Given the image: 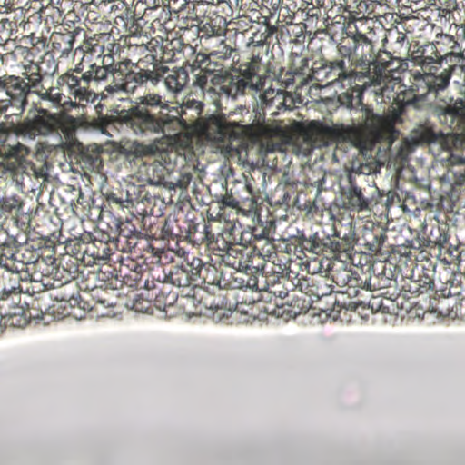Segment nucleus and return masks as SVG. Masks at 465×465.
Returning <instances> with one entry per match:
<instances>
[{"mask_svg": "<svg viewBox=\"0 0 465 465\" xmlns=\"http://www.w3.org/2000/svg\"><path fill=\"white\" fill-rule=\"evenodd\" d=\"M169 45V41L165 42V45H161V57L158 59L157 55L154 56L153 64H147V65L142 63L139 64L136 66L137 72L130 73L129 76H127L130 80L129 84L124 86L122 92L134 94L138 87L147 83L156 85L163 80L165 88H167L169 93L180 94L188 83V73L184 67L169 68L164 65L163 63L173 61L175 56L173 49H168Z\"/></svg>", "mask_w": 465, "mask_h": 465, "instance_id": "6", "label": "nucleus"}, {"mask_svg": "<svg viewBox=\"0 0 465 465\" xmlns=\"http://www.w3.org/2000/svg\"><path fill=\"white\" fill-rule=\"evenodd\" d=\"M302 134L312 146L321 148L336 143L351 141L353 130L341 124L328 126L320 121H312L302 128Z\"/></svg>", "mask_w": 465, "mask_h": 465, "instance_id": "13", "label": "nucleus"}, {"mask_svg": "<svg viewBox=\"0 0 465 465\" xmlns=\"http://www.w3.org/2000/svg\"><path fill=\"white\" fill-rule=\"evenodd\" d=\"M437 232L440 233V228H437ZM445 242H447V237L440 233V236L435 239H431L430 237H429V240H427V246H430V247L438 246L440 248H442L443 244Z\"/></svg>", "mask_w": 465, "mask_h": 465, "instance_id": "62", "label": "nucleus"}, {"mask_svg": "<svg viewBox=\"0 0 465 465\" xmlns=\"http://www.w3.org/2000/svg\"><path fill=\"white\" fill-rule=\"evenodd\" d=\"M132 5L137 15L143 12L166 7L162 0H133Z\"/></svg>", "mask_w": 465, "mask_h": 465, "instance_id": "49", "label": "nucleus"}, {"mask_svg": "<svg viewBox=\"0 0 465 465\" xmlns=\"http://www.w3.org/2000/svg\"><path fill=\"white\" fill-rule=\"evenodd\" d=\"M147 191L141 185L126 183L125 189L111 192L107 194L109 205H116L120 208H133L134 205L143 201Z\"/></svg>", "mask_w": 465, "mask_h": 465, "instance_id": "26", "label": "nucleus"}, {"mask_svg": "<svg viewBox=\"0 0 465 465\" xmlns=\"http://www.w3.org/2000/svg\"><path fill=\"white\" fill-rule=\"evenodd\" d=\"M183 105L172 107L159 94L150 93L136 98L134 104L116 115V122L134 134L150 136L172 135L187 128L183 118Z\"/></svg>", "mask_w": 465, "mask_h": 465, "instance_id": "2", "label": "nucleus"}, {"mask_svg": "<svg viewBox=\"0 0 465 465\" xmlns=\"http://www.w3.org/2000/svg\"><path fill=\"white\" fill-rule=\"evenodd\" d=\"M268 263V272L261 271L259 277H257V286L253 290H259L261 288H267L272 284H280L284 282L285 279L282 275L284 268L281 264H276L275 260L273 262H266Z\"/></svg>", "mask_w": 465, "mask_h": 465, "instance_id": "31", "label": "nucleus"}, {"mask_svg": "<svg viewBox=\"0 0 465 465\" xmlns=\"http://www.w3.org/2000/svg\"><path fill=\"white\" fill-rule=\"evenodd\" d=\"M326 71V79L330 80L328 83H343L348 81L351 88H362L370 82V70H363L360 67L345 64L344 58L340 60H331L324 65Z\"/></svg>", "mask_w": 465, "mask_h": 465, "instance_id": "14", "label": "nucleus"}, {"mask_svg": "<svg viewBox=\"0 0 465 465\" xmlns=\"http://www.w3.org/2000/svg\"><path fill=\"white\" fill-rule=\"evenodd\" d=\"M200 69H201L200 74H196V78H195V80H193V86L199 87L200 89H202L203 91L204 90H207V91L215 90V88H213L211 85H209V84L211 83V84L213 85L214 87H218V90H220V93H223V94H227L228 97L235 98L240 95V94H234V95L229 94L224 91V89L222 88L221 84H214L213 82H212V78L213 76H215L216 74H221V71L208 72L205 69V65H203V67L201 66Z\"/></svg>", "mask_w": 465, "mask_h": 465, "instance_id": "36", "label": "nucleus"}, {"mask_svg": "<svg viewBox=\"0 0 465 465\" xmlns=\"http://www.w3.org/2000/svg\"><path fill=\"white\" fill-rule=\"evenodd\" d=\"M34 94H37L38 104L41 106L38 109H45L47 112L49 109H56L66 114L81 107V104H77L76 101L56 85L45 87L44 84H38L37 87L34 86Z\"/></svg>", "mask_w": 465, "mask_h": 465, "instance_id": "18", "label": "nucleus"}, {"mask_svg": "<svg viewBox=\"0 0 465 465\" xmlns=\"http://www.w3.org/2000/svg\"><path fill=\"white\" fill-rule=\"evenodd\" d=\"M18 25L16 20L10 18H0V44L10 40H17Z\"/></svg>", "mask_w": 465, "mask_h": 465, "instance_id": "38", "label": "nucleus"}, {"mask_svg": "<svg viewBox=\"0 0 465 465\" xmlns=\"http://www.w3.org/2000/svg\"><path fill=\"white\" fill-rule=\"evenodd\" d=\"M389 3L387 1H383L382 2V6H376L375 8V12L370 14V17L371 18H379V17H381L385 15V10L388 8V5Z\"/></svg>", "mask_w": 465, "mask_h": 465, "instance_id": "64", "label": "nucleus"}, {"mask_svg": "<svg viewBox=\"0 0 465 465\" xmlns=\"http://www.w3.org/2000/svg\"><path fill=\"white\" fill-rule=\"evenodd\" d=\"M57 119L54 114L45 109H38V115L27 118L17 124L16 131L19 135L34 139L36 136H45L56 132Z\"/></svg>", "mask_w": 465, "mask_h": 465, "instance_id": "19", "label": "nucleus"}, {"mask_svg": "<svg viewBox=\"0 0 465 465\" xmlns=\"http://www.w3.org/2000/svg\"><path fill=\"white\" fill-rule=\"evenodd\" d=\"M74 35L72 32H54L49 36V45H51L52 55L65 56L73 51Z\"/></svg>", "mask_w": 465, "mask_h": 465, "instance_id": "28", "label": "nucleus"}, {"mask_svg": "<svg viewBox=\"0 0 465 465\" xmlns=\"http://www.w3.org/2000/svg\"><path fill=\"white\" fill-rule=\"evenodd\" d=\"M222 4H228L232 6V0H201L197 4L193 5V14L197 17L200 16V14L205 9H221Z\"/></svg>", "mask_w": 465, "mask_h": 465, "instance_id": "51", "label": "nucleus"}, {"mask_svg": "<svg viewBox=\"0 0 465 465\" xmlns=\"http://www.w3.org/2000/svg\"><path fill=\"white\" fill-rule=\"evenodd\" d=\"M243 134L242 125L214 115L207 119L203 128V137L225 153L239 150L242 144Z\"/></svg>", "mask_w": 465, "mask_h": 465, "instance_id": "11", "label": "nucleus"}, {"mask_svg": "<svg viewBox=\"0 0 465 465\" xmlns=\"http://www.w3.org/2000/svg\"><path fill=\"white\" fill-rule=\"evenodd\" d=\"M30 17H37V21H45L44 27L49 32L50 26H55L63 22V11L58 7L53 5V2L48 5L44 6L38 11L37 14H34Z\"/></svg>", "mask_w": 465, "mask_h": 465, "instance_id": "35", "label": "nucleus"}, {"mask_svg": "<svg viewBox=\"0 0 465 465\" xmlns=\"http://www.w3.org/2000/svg\"><path fill=\"white\" fill-rule=\"evenodd\" d=\"M233 54L235 50L226 45L224 40H221L208 54H197L196 63L199 67L206 65L207 72L220 71L221 74L213 77V83L222 85V89L229 95L243 94L247 88L263 90L267 77L261 73V58L253 56L250 62L240 64L239 73L242 76H234L224 70V64H222V61L233 58Z\"/></svg>", "mask_w": 465, "mask_h": 465, "instance_id": "4", "label": "nucleus"}, {"mask_svg": "<svg viewBox=\"0 0 465 465\" xmlns=\"http://www.w3.org/2000/svg\"><path fill=\"white\" fill-rule=\"evenodd\" d=\"M84 44L88 51L94 54H100L97 55L94 62L88 64L84 72L94 74L97 77L107 79L109 74L113 77V83L104 88V92L108 94L120 93L124 90V86L130 81L128 74L136 73V66L143 63L147 65L153 64L154 54H147L144 57L133 63L132 60L126 58L115 62L114 58L116 54H120L121 45L115 43L112 35L108 32H100L94 34V36H84Z\"/></svg>", "mask_w": 465, "mask_h": 465, "instance_id": "3", "label": "nucleus"}, {"mask_svg": "<svg viewBox=\"0 0 465 465\" xmlns=\"http://www.w3.org/2000/svg\"><path fill=\"white\" fill-rule=\"evenodd\" d=\"M406 65V64L402 61L401 57H396V59L387 63L384 66L380 68V74H372V82L380 83L384 77H387V74L391 75L394 72H400L402 67Z\"/></svg>", "mask_w": 465, "mask_h": 465, "instance_id": "43", "label": "nucleus"}, {"mask_svg": "<svg viewBox=\"0 0 465 465\" xmlns=\"http://www.w3.org/2000/svg\"><path fill=\"white\" fill-rule=\"evenodd\" d=\"M451 28H453V36L457 41H465V26L459 24H453V27Z\"/></svg>", "mask_w": 465, "mask_h": 465, "instance_id": "63", "label": "nucleus"}, {"mask_svg": "<svg viewBox=\"0 0 465 465\" xmlns=\"http://www.w3.org/2000/svg\"><path fill=\"white\" fill-rule=\"evenodd\" d=\"M90 6L96 7L101 14L107 15V19H113L116 25L123 28L135 24L141 15L134 12L133 5L125 0H93Z\"/></svg>", "mask_w": 465, "mask_h": 465, "instance_id": "16", "label": "nucleus"}, {"mask_svg": "<svg viewBox=\"0 0 465 465\" xmlns=\"http://www.w3.org/2000/svg\"><path fill=\"white\" fill-rule=\"evenodd\" d=\"M345 35L341 36L337 45L338 54L343 59H348L352 65L360 69L370 70V61L374 54L373 36L374 34L369 32L365 35L350 30V26L345 30Z\"/></svg>", "mask_w": 465, "mask_h": 465, "instance_id": "10", "label": "nucleus"}, {"mask_svg": "<svg viewBox=\"0 0 465 465\" xmlns=\"http://www.w3.org/2000/svg\"><path fill=\"white\" fill-rule=\"evenodd\" d=\"M232 1L239 6L240 12H242V16H244L247 12L257 13L258 9L261 8L260 0H232Z\"/></svg>", "mask_w": 465, "mask_h": 465, "instance_id": "55", "label": "nucleus"}, {"mask_svg": "<svg viewBox=\"0 0 465 465\" xmlns=\"http://www.w3.org/2000/svg\"><path fill=\"white\" fill-rule=\"evenodd\" d=\"M312 4V0H284L283 6L302 15Z\"/></svg>", "mask_w": 465, "mask_h": 465, "instance_id": "57", "label": "nucleus"}, {"mask_svg": "<svg viewBox=\"0 0 465 465\" xmlns=\"http://www.w3.org/2000/svg\"><path fill=\"white\" fill-rule=\"evenodd\" d=\"M331 15L329 12L324 13L323 8L319 7L313 4H311L306 11L302 12V15H300V19L305 21H312L313 19L319 20H326L328 18H331Z\"/></svg>", "mask_w": 465, "mask_h": 465, "instance_id": "47", "label": "nucleus"}, {"mask_svg": "<svg viewBox=\"0 0 465 465\" xmlns=\"http://www.w3.org/2000/svg\"><path fill=\"white\" fill-rule=\"evenodd\" d=\"M278 23H285V25H292V21L300 18V14L287 6H280L277 8Z\"/></svg>", "mask_w": 465, "mask_h": 465, "instance_id": "54", "label": "nucleus"}, {"mask_svg": "<svg viewBox=\"0 0 465 465\" xmlns=\"http://www.w3.org/2000/svg\"><path fill=\"white\" fill-rule=\"evenodd\" d=\"M444 5H446V7L442 10L443 17L456 10H460V6H465V0H446L444 1Z\"/></svg>", "mask_w": 465, "mask_h": 465, "instance_id": "59", "label": "nucleus"}, {"mask_svg": "<svg viewBox=\"0 0 465 465\" xmlns=\"http://www.w3.org/2000/svg\"><path fill=\"white\" fill-rule=\"evenodd\" d=\"M302 252H307L312 255H319L323 252L324 243L319 237L313 235L308 239L303 238L300 242Z\"/></svg>", "mask_w": 465, "mask_h": 465, "instance_id": "46", "label": "nucleus"}, {"mask_svg": "<svg viewBox=\"0 0 465 465\" xmlns=\"http://www.w3.org/2000/svg\"><path fill=\"white\" fill-rule=\"evenodd\" d=\"M123 29L125 31V34L120 36V41L123 43L120 46H127L129 48L133 46L140 48L144 47L148 43V38L151 34L154 33L145 28H137V32L134 33V29L130 28V26Z\"/></svg>", "mask_w": 465, "mask_h": 465, "instance_id": "33", "label": "nucleus"}, {"mask_svg": "<svg viewBox=\"0 0 465 465\" xmlns=\"http://www.w3.org/2000/svg\"><path fill=\"white\" fill-rule=\"evenodd\" d=\"M105 80L102 76L85 72L84 64L81 62L56 77L55 86L61 88L66 95L72 96L73 100L84 108L97 100V94L90 87L91 83Z\"/></svg>", "mask_w": 465, "mask_h": 465, "instance_id": "8", "label": "nucleus"}, {"mask_svg": "<svg viewBox=\"0 0 465 465\" xmlns=\"http://www.w3.org/2000/svg\"><path fill=\"white\" fill-rule=\"evenodd\" d=\"M101 247H97L94 243H91L87 246L86 252L90 253V256L94 261H105L110 258V249L108 244L100 242Z\"/></svg>", "mask_w": 465, "mask_h": 465, "instance_id": "50", "label": "nucleus"}, {"mask_svg": "<svg viewBox=\"0 0 465 465\" xmlns=\"http://www.w3.org/2000/svg\"><path fill=\"white\" fill-rule=\"evenodd\" d=\"M396 57L385 50H379V52L373 54L372 60L370 61V82L371 83L373 74H380V69Z\"/></svg>", "mask_w": 465, "mask_h": 465, "instance_id": "41", "label": "nucleus"}, {"mask_svg": "<svg viewBox=\"0 0 465 465\" xmlns=\"http://www.w3.org/2000/svg\"><path fill=\"white\" fill-rule=\"evenodd\" d=\"M221 9L206 8L196 19L199 20V30L203 37L220 36L225 33L228 22L226 18L232 15V7L222 3Z\"/></svg>", "mask_w": 465, "mask_h": 465, "instance_id": "17", "label": "nucleus"}, {"mask_svg": "<svg viewBox=\"0 0 465 465\" xmlns=\"http://www.w3.org/2000/svg\"><path fill=\"white\" fill-rule=\"evenodd\" d=\"M430 81V74H421L416 71L411 75V84L409 85V89L397 92V96L394 97L397 105L416 106V104L422 101L429 93H433Z\"/></svg>", "mask_w": 465, "mask_h": 465, "instance_id": "20", "label": "nucleus"}, {"mask_svg": "<svg viewBox=\"0 0 465 465\" xmlns=\"http://www.w3.org/2000/svg\"><path fill=\"white\" fill-rule=\"evenodd\" d=\"M261 9L267 10L268 14H270L271 17L275 15L277 12V8L282 5L284 0H259Z\"/></svg>", "mask_w": 465, "mask_h": 465, "instance_id": "58", "label": "nucleus"}, {"mask_svg": "<svg viewBox=\"0 0 465 465\" xmlns=\"http://www.w3.org/2000/svg\"><path fill=\"white\" fill-rule=\"evenodd\" d=\"M120 153L125 156L128 163L139 164L144 157L153 155V147L138 142H132L122 147Z\"/></svg>", "mask_w": 465, "mask_h": 465, "instance_id": "32", "label": "nucleus"}, {"mask_svg": "<svg viewBox=\"0 0 465 465\" xmlns=\"http://www.w3.org/2000/svg\"><path fill=\"white\" fill-rule=\"evenodd\" d=\"M404 109V106L397 105L391 109L389 115L371 114L367 125H369L373 137L377 140H392L397 134L395 124L401 122Z\"/></svg>", "mask_w": 465, "mask_h": 465, "instance_id": "21", "label": "nucleus"}, {"mask_svg": "<svg viewBox=\"0 0 465 465\" xmlns=\"http://www.w3.org/2000/svg\"><path fill=\"white\" fill-rule=\"evenodd\" d=\"M425 74H430V84L433 89V93H438V91L447 88L449 80H450V72L447 69L440 71V74L425 73Z\"/></svg>", "mask_w": 465, "mask_h": 465, "instance_id": "45", "label": "nucleus"}, {"mask_svg": "<svg viewBox=\"0 0 465 465\" xmlns=\"http://www.w3.org/2000/svg\"><path fill=\"white\" fill-rule=\"evenodd\" d=\"M196 272L199 273V286L213 285L221 290H225L226 270L220 271L216 266L203 263L201 261V266L196 268Z\"/></svg>", "mask_w": 465, "mask_h": 465, "instance_id": "27", "label": "nucleus"}, {"mask_svg": "<svg viewBox=\"0 0 465 465\" xmlns=\"http://www.w3.org/2000/svg\"><path fill=\"white\" fill-rule=\"evenodd\" d=\"M319 7L323 8V12H331L335 15V11L337 10V4H333L331 0H312V3Z\"/></svg>", "mask_w": 465, "mask_h": 465, "instance_id": "61", "label": "nucleus"}, {"mask_svg": "<svg viewBox=\"0 0 465 465\" xmlns=\"http://www.w3.org/2000/svg\"><path fill=\"white\" fill-rule=\"evenodd\" d=\"M275 33H277V26L267 24L263 26V31L252 33V37H250L249 45L262 46L264 44H269L271 43L269 40Z\"/></svg>", "mask_w": 465, "mask_h": 465, "instance_id": "42", "label": "nucleus"}, {"mask_svg": "<svg viewBox=\"0 0 465 465\" xmlns=\"http://www.w3.org/2000/svg\"><path fill=\"white\" fill-rule=\"evenodd\" d=\"M20 41L23 42L25 45H30L38 51L45 49L46 46V38L43 35V31L34 35H21Z\"/></svg>", "mask_w": 465, "mask_h": 465, "instance_id": "48", "label": "nucleus"}, {"mask_svg": "<svg viewBox=\"0 0 465 465\" xmlns=\"http://www.w3.org/2000/svg\"><path fill=\"white\" fill-rule=\"evenodd\" d=\"M35 268H21L20 269H4L0 275V300L3 301L0 310V316L7 318L11 325L20 326L21 321L25 320L21 317L24 309L16 304L21 299V282H35ZM16 304V305H15Z\"/></svg>", "mask_w": 465, "mask_h": 465, "instance_id": "7", "label": "nucleus"}, {"mask_svg": "<svg viewBox=\"0 0 465 465\" xmlns=\"http://www.w3.org/2000/svg\"><path fill=\"white\" fill-rule=\"evenodd\" d=\"M260 148L266 153L283 151L285 145L292 143V134L285 126L278 124H261L252 134Z\"/></svg>", "mask_w": 465, "mask_h": 465, "instance_id": "15", "label": "nucleus"}, {"mask_svg": "<svg viewBox=\"0 0 465 465\" xmlns=\"http://www.w3.org/2000/svg\"><path fill=\"white\" fill-rule=\"evenodd\" d=\"M28 148L22 144H17L9 149V159H14L16 165H14V169L21 167L25 162V157L28 154Z\"/></svg>", "mask_w": 465, "mask_h": 465, "instance_id": "53", "label": "nucleus"}, {"mask_svg": "<svg viewBox=\"0 0 465 465\" xmlns=\"http://www.w3.org/2000/svg\"><path fill=\"white\" fill-rule=\"evenodd\" d=\"M94 5H90V9L87 11L86 20L90 23H103L105 20L108 24L110 20L106 18V15L92 9Z\"/></svg>", "mask_w": 465, "mask_h": 465, "instance_id": "60", "label": "nucleus"}, {"mask_svg": "<svg viewBox=\"0 0 465 465\" xmlns=\"http://www.w3.org/2000/svg\"><path fill=\"white\" fill-rule=\"evenodd\" d=\"M120 224L121 223L119 222L118 223H116V226H118V229H119V238H118V242H120V240L122 238L125 239V242H126V246L127 248H129L130 250V253L129 254H126L124 256H120V257H116V262H119V260L122 258V257H126V256H130L134 259H135V257H134L133 255H136L137 253V251H140L141 249L140 248H137V245L141 242H147L144 240V239H141L140 242H137L138 238L136 236V234H133L131 236H126L124 234H123V230L120 228ZM138 258H143V256H137L136 255V259Z\"/></svg>", "mask_w": 465, "mask_h": 465, "instance_id": "44", "label": "nucleus"}, {"mask_svg": "<svg viewBox=\"0 0 465 465\" xmlns=\"http://www.w3.org/2000/svg\"><path fill=\"white\" fill-rule=\"evenodd\" d=\"M203 233L208 250L220 258L224 266H241L243 261L258 266L261 256L265 255L267 250L266 246L259 250L256 245L253 248L243 245L251 242L252 238L263 237L256 228L252 232H240L236 226L227 223L220 232H214L210 225L204 224Z\"/></svg>", "mask_w": 465, "mask_h": 465, "instance_id": "5", "label": "nucleus"}, {"mask_svg": "<svg viewBox=\"0 0 465 465\" xmlns=\"http://www.w3.org/2000/svg\"><path fill=\"white\" fill-rule=\"evenodd\" d=\"M30 256L26 257L16 247L5 245L0 248V268L2 269H20L21 268H37L43 263L39 260V255L28 252Z\"/></svg>", "mask_w": 465, "mask_h": 465, "instance_id": "25", "label": "nucleus"}, {"mask_svg": "<svg viewBox=\"0 0 465 465\" xmlns=\"http://www.w3.org/2000/svg\"><path fill=\"white\" fill-rule=\"evenodd\" d=\"M412 142L418 144H430L437 143L440 135L432 128L427 126H419L411 132Z\"/></svg>", "mask_w": 465, "mask_h": 465, "instance_id": "39", "label": "nucleus"}, {"mask_svg": "<svg viewBox=\"0 0 465 465\" xmlns=\"http://www.w3.org/2000/svg\"><path fill=\"white\" fill-rule=\"evenodd\" d=\"M360 179L364 176L360 173H349L348 185L341 187L343 207L350 211L363 212L368 209L370 200L363 194Z\"/></svg>", "mask_w": 465, "mask_h": 465, "instance_id": "23", "label": "nucleus"}, {"mask_svg": "<svg viewBox=\"0 0 465 465\" xmlns=\"http://www.w3.org/2000/svg\"><path fill=\"white\" fill-rule=\"evenodd\" d=\"M256 291L267 292L282 300L288 296V289L285 288L284 282L269 285L267 288L256 289Z\"/></svg>", "mask_w": 465, "mask_h": 465, "instance_id": "56", "label": "nucleus"}, {"mask_svg": "<svg viewBox=\"0 0 465 465\" xmlns=\"http://www.w3.org/2000/svg\"><path fill=\"white\" fill-rule=\"evenodd\" d=\"M5 97L0 98V114L5 116H16L25 112L28 104V95L34 94L32 83L21 76H7V84L3 90Z\"/></svg>", "mask_w": 465, "mask_h": 465, "instance_id": "12", "label": "nucleus"}, {"mask_svg": "<svg viewBox=\"0 0 465 465\" xmlns=\"http://www.w3.org/2000/svg\"><path fill=\"white\" fill-rule=\"evenodd\" d=\"M465 72V68H464ZM444 118L450 117V125L454 130L465 135V101L458 99L453 104L447 105L443 113Z\"/></svg>", "mask_w": 465, "mask_h": 465, "instance_id": "30", "label": "nucleus"}, {"mask_svg": "<svg viewBox=\"0 0 465 465\" xmlns=\"http://www.w3.org/2000/svg\"><path fill=\"white\" fill-rule=\"evenodd\" d=\"M201 266V259L193 257L191 262L180 265H173L168 272L161 265L149 267L144 258L134 259L130 256L122 257L119 266L114 267L113 273L110 270L93 273L94 279L98 282L93 287H88L91 295L97 298V302L104 304L106 300L99 294L101 292L116 290L117 283L147 290V297L154 301L158 309L172 306L177 300L178 292L169 287L180 289L183 297H193L194 288L198 286V272L196 268ZM110 265H107V269Z\"/></svg>", "mask_w": 465, "mask_h": 465, "instance_id": "1", "label": "nucleus"}, {"mask_svg": "<svg viewBox=\"0 0 465 465\" xmlns=\"http://www.w3.org/2000/svg\"><path fill=\"white\" fill-rule=\"evenodd\" d=\"M387 236H385L384 231L377 228L376 231H365L362 235L363 242H365V247L370 252L378 253L381 250V246Z\"/></svg>", "mask_w": 465, "mask_h": 465, "instance_id": "37", "label": "nucleus"}, {"mask_svg": "<svg viewBox=\"0 0 465 465\" xmlns=\"http://www.w3.org/2000/svg\"><path fill=\"white\" fill-rule=\"evenodd\" d=\"M448 173L453 179L454 186H462L465 184V157L461 154L450 153L447 158Z\"/></svg>", "mask_w": 465, "mask_h": 465, "instance_id": "34", "label": "nucleus"}, {"mask_svg": "<svg viewBox=\"0 0 465 465\" xmlns=\"http://www.w3.org/2000/svg\"><path fill=\"white\" fill-rule=\"evenodd\" d=\"M170 17H172V11L169 7L154 8L153 10L144 11L141 13L140 16L136 18V23L132 24L130 28H133V33L137 32V28H146L151 31H168L172 30L173 26L170 24Z\"/></svg>", "mask_w": 465, "mask_h": 465, "instance_id": "24", "label": "nucleus"}, {"mask_svg": "<svg viewBox=\"0 0 465 465\" xmlns=\"http://www.w3.org/2000/svg\"><path fill=\"white\" fill-rule=\"evenodd\" d=\"M45 60L51 63V67H45L43 64L37 63H31L26 66L27 70V81L33 83V86L37 87L38 84H42L44 76L53 75L57 70V64L54 59L52 54L45 53Z\"/></svg>", "mask_w": 465, "mask_h": 465, "instance_id": "29", "label": "nucleus"}, {"mask_svg": "<svg viewBox=\"0 0 465 465\" xmlns=\"http://www.w3.org/2000/svg\"><path fill=\"white\" fill-rule=\"evenodd\" d=\"M379 6H381V2H372L369 0H362V2L358 3V5H354V8H349L346 13L351 15V17L354 19H361L365 15L370 17V14L374 12V9Z\"/></svg>", "mask_w": 465, "mask_h": 465, "instance_id": "40", "label": "nucleus"}, {"mask_svg": "<svg viewBox=\"0 0 465 465\" xmlns=\"http://www.w3.org/2000/svg\"><path fill=\"white\" fill-rule=\"evenodd\" d=\"M266 254L261 255L259 265L252 264L250 262L243 260L241 266L225 265L227 273H225V290H253L257 286V277L261 271H268V263L266 262H274L278 258L274 245L271 242H266Z\"/></svg>", "mask_w": 465, "mask_h": 465, "instance_id": "9", "label": "nucleus"}, {"mask_svg": "<svg viewBox=\"0 0 465 465\" xmlns=\"http://www.w3.org/2000/svg\"><path fill=\"white\" fill-rule=\"evenodd\" d=\"M17 25H19V28L23 30L21 32V35H34V34L39 33L37 29L41 28V31L45 29L43 27L42 22L37 21V17H28L27 21L24 22L21 21V23H17Z\"/></svg>", "mask_w": 465, "mask_h": 465, "instance_id": "52", "label": "nucleus"}, {"mask_svg": "<svg viewBox=\"0 0 465 465\" xmlns=\"http://www.w3.org/2000/svg\"><path fill=\"white\" fill-rule=\"evenodd\" d=\"M427 48L433 50L435 56H429L430 61H446L450 64H460L464 60V53L452 35L440 34L437 35L436 41Z\"/></svg>", "mask_w": 465, "mask_h": 465, "instance_id": "22", "label": "nucleus"}]
</instances>
